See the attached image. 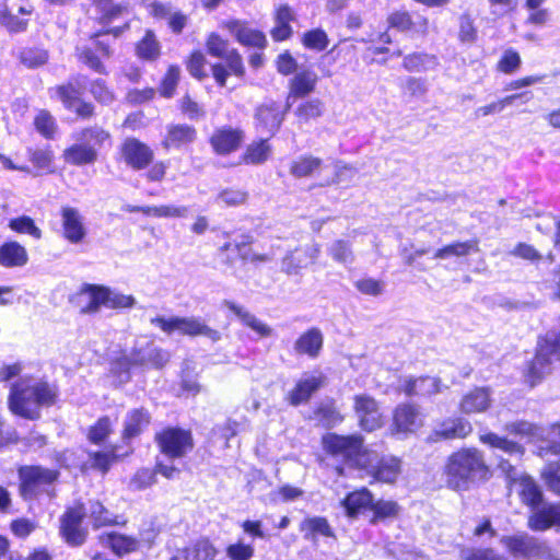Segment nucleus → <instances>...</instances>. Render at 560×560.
Here are the masks:
<instances>
[{
  "label": "nucleus",
  "instance_id": "nucleus-20",
  "mask_svg": "<svg viewBox=\"0 0 560 560\" xmlns=\"http://www.w3.org/2000/svg\"><path fill=\"white\" fill-rule=\"evenodd\" d=\"M75 302L82 314H95L105 306L104 287L96 284H84L77 294Z\"/></svg>",
  "mask_w": 560,
  "mask_h": 560
},
{
  "label": "nucleus",
  "instance_id": "nucleus-29",
  "mask_svg": "<svg viewBox=\"0 0 560 560\" xmlns=\"http://www.w3.org/2000/svg\"><path fill=\"white\" fill-rule=\"evenodd\" d=\"M323 347V334L318 328H311L301 335L294 343V351L316 358Z\"/></svg>",
  "mask_w": 560,
  "mask_h": 560
},
{
  "label": "nucleus",
  "instance_id": "nucleus-49",
  "mask_svg": "<svg viewBox=\"0 0 560 560\" xmlns=\"http://www.w3.org/2000/svg\"><path fill=\"white\" fill-rule=\"evenodd\" d=\"M540 475L546 487L560 495V460L548 462L542 467Z\"/></svg>",
  "mask_w": 560,
  "mask_h": 560
},
{
  "label": "nucleus",
  "instance_id": "nucleus-7",
  "mask_svg": "<svg viewBox=\"0 0 560 560\" xmlns=\"http://www.w3.org/2000/svg\"><path fill=\"white\" fill-rule=\"evenodd\" d=\"M150 323L153 326L159 327L165 334L171 335L174 331H179L183 335L188 336H205L212 342H217L221 339V332L213 329L196 317H178L173 316L165 318L163 316H156L151 318Z\"/></svg>",
  "mask_w": 560,
  "mask_h": 560
},
{
  "label": "nucleus",
  "instance_id": "nucleus-18",
  "mask_svg": "<svg viewBox=\"0 0 560 560\" xmlns=\"http://www.w3.org/2000/svg\"><path fill=\"white\" fill-rule=\"evenodd\" d=\"M61 222L63 236L72 244L81 243L85 235L86 229L83 223V217L77 208L62 207L61 208Z\"/></svg>",
  "mask_w": 560,
  "mask_h": 560
},
{
  "label": "nucleus",
  "instance_id": "nucleus-27",
  "mask_svg": "<svg viewBox=\"0 0 560 560\" xmlns=\"http://www.w3.org/2000/svg\"><path fill=\"white\" fill-rule=\"evenodd\" d=\"M100 541L103 546L110 548L117 556L136 551L139 546V541L136 538L115 532L101 535Z\"/></svg>",
  "mask_w": 560,
  "mask_h": 560
},
{
  "label": "nucleus",
  "instance_id": "nucleus-51",
  "mask_svg": "<svg viewBox=\"0 0 560 560\" xmlns=\"http://www.w3.org/2000/svg\"><path fill=\"white\" fill-rule=\"evenodd\" d=\"M552 526V505L535 511L528 518V527L536 532H542Z\"/></svg>",
  "mask_w": 560,
  "mask_h": 560
},
{
  "label": "nucleus",
  "instance_id": "nucleus-14",
  "mask_svg": "<svg viewBox=\"0 0 560 560\" xmlns=\"http://www.w3.org/2000/svg\"><path fill=\"white\" fill-rule=\"evenodd\" d=\"M320 253V246L312 243L287 254L281 262V270L287 275H296L302 268L314 264Z\"/></svg>",
  "mask_w": 560,
  "mask_h": 560
},
{
  "label": "nucleus",
  "instance_id": "nucleus-44",
  "mask_svg": "<svg viewBox=\"0 0 560 560\" xmlns=\"http://www.w3.org/2000/svg\"><path fill=\"white\" fill-rule=\"evenodd\" d=\"M270 153L271 148L267 143V139L260 140L258 142H253L247 147L243 155V161L246 164H262L269 159Z\"/></svg>",
  "mask_w": 560,
  "mask_h": 560
},
{
  "label": "nucleus",
  "instance_id": "nucleus-58",
  "mask_svg": "<svg viewBox=\"0 0 560 560\" xmlns=\"http://www.w3.org/2000/svg\"><path fill=\"white\" fill-rule=\"evenodd\" d=\"M34 125L36 130L47 139H51L57 130L55 118L46 110H40L37 114Z\"/></svg>",
  "mask_w": 560,
  "mask_h": 560
},
{
  "label": "nucleus",
  "instance_id": "nucleus-63",
  "mask_svg": "<svg viewBox=\"0 0 560 560\" xmlns=\"http://www.w3.org/2000/svg\"><path fill=\"white\" fill-rule=\"evenodd\" d=\"M303 44L307 48L322 51L328 46V37L323 30H313L304 34Z\"/></svg>",
  "mask_w": 560,
  "mask_h": 560
},
{
  "label": "nucleus",
  "instance_id": "nucleus-54",
  "mask_svg": "<svg viewBox=\"0 0 560 560\" xmlns=\"http://www.w3.org/2000/svg\"><path fill=\"white\" fill-rule=\"evenodd\" d=\"M435 63V58L427 54L413 52L404 58V68L411 72L427 70L430 65Z\"/></svg>",
  "mask_w": 560,
  "mask_h": 560
},
{
  "label": "nucleus",
  "instance_id": "nucleus-60",
  "mask_svg": "<svg viewBox=\"0 0 560 560\" xmlns=\"http://www.w3.org/2000/svg\"><path fill=\"white\" fill-rule=\"evenodd\" d=\"M208 52L217 58L223 59L233 49L226 39L215 33H211L206 43Z\"/></svg>",
  "mask_w": 560,
  "mask_h": 560
},
{
  "label": "nucleus",
  "instance_id": "nucleus-53",
  "mask_svg": "<svg viewBox=\"0 0 560 560\" xmlns=\"http://www.w3.org/2000/svg\"><path fill=\"white\" fill-rule=\"evenodd\" d=\"M105 306L109 308H130L136 304L132 295L122 294L104 287Z\"/></svg>",
  "mask_w": 560,
  "mask_h": 560
},
{
  "label": "nucleus",
  "instance_id": "nucleus-40",
  "mask_svg": "<svg viewBox=\"0 0 560 560\" xmlns=\"http://www.w3.org/2000/svg\"><path fill=\"white\" fill-rule=\"evenodd\" d=\"M372 502V493L368 489L363 488L361 490L348 494L342 503L347 511V514L351 517H354L362 509H365L368 506L371 508Z\"/></svg>",
  "mask_w": 560,
  "mask_h": 560
},
{
  "label": "nucleus",
  "instance_id": "nucleus-23",
  "mask_svg": "<svg viewBox=\"0 0 560 560\" xmlns=\"http://www.w3.org/2000/svg\"><path fill=\"white\" fill-rule=\"evenodd\" d=\"M490 405V390L486 387H477L462 398L459 409L465 415H471L486 411Z\"/></svg>",
  "mask_w": 560,
  "mask_h": 560
},
{
  "label": "nucleus",
  "instance_id": "nucleus-48",
  "mask_svg": "<svg viewBox=\"0 0 560 560\" xmlns=\"http://www.w3.org/2000/svg\"><path fill=\"white\" fill-rule=\"evenodd\" d=\"M92 3L96 7L98 12L101 13L100 21L101 23H109L127 11V5L125 4H114L113 0H91Z\"/></svg>",
  "mask_w": 560,
  "mask_h": 560
},
{
  "label": "nucleus",
  "instance_id": "nucleus-2",
  "mask_svg": "<svg viewBox=\"0 0 560 560\" xmlns=\"http://www.w3.org/2000/svg\"><path fill=\"white\" fill-rule=\"evenodd\" d=\"M57 400V390L43 380L24 376L11 385L8 398L10 410L25 419L36 420L40 409L52 406Z\"/></svg>",
  "mask_w": 560,
  "mask_h": 560
},
{
  "label": "nucleus",
  "instance_id": "nucleus-1",
  "mask_svg": "<svg viewBox=\"0 0 560 560\" xmlns=\"http://www.w3.org/2000/svg\"><path fill=\"white\" fill-rule=\"evenodd\" d=\"M489 472L483 453L475 447H465L447 457L443 476L447 488L467 491L475 485L486 481Z\"/></svg>",
  "mask_w": 560,
  "mask_h": 560
},
{
  "label": "nucleus",
  "instance_id": "nucleus-9",
  "mask_svg": "<svg viewBox=\"0 0 560 560\" xmlns=\"http://www.w3.org/2000/svg\"><path fill=\"white\" fill-rule=\"evenodd\" d=\"M85 516L86 511L83 503L67 508L61 515L59 530L69 546L80 547L85 542L89 535L88 528L82 525Z\"/></svg>",
  "mask_w": 560,
  "mask_h": 560
},
{
  "label": "nucleus",
  "instance_id": "nucleus-30",
  "mask_svg": "<svg viewBox=\"0 0 560 560\" xmlns=\"http://www.w3.org/2000/svg\"><path fill=\"white\" fill-rule=\"evenodd\" d=\"M223 304L226 308L233 312L245 326L256 331L260 337H269L272 335V328L270 326L259 320L254 314L249 313L244 307L228 300H225Z\"/></svg>",
  "mask_w": 560,
  "mask_h": 560
},
{
  "label": "nucleus",
  "instance_id": "nucleus-22",
  "mask_svg": "<svg viewBox=\"0 0 560 560\" xmlns=\"http://www.w3.org/2000/svg\"><path fill=\"white\" fill-rule=\"evenodd\" d=\"M197 138V130L186 124H173L166 127V135L162 141L164 149L180 148L192 143Z\"/></svg>",
  "mask_w": 560,
  "mask_h": 560
},
{
  "label": "nucleus",
  "instance_id": "nucleus-43",
  "mask_svg": "<svg viewBox=\"0 0 560 560\" xmlns=\"http://www.w3.org/2000/svg\"><path fill=\"white\" fill-rule=\"evenodd\" d=\"M137 55L144 60H155L160 56L161 47L153 31L148 30L144 37L138 43Z\"/></svg>",
  "mask_w": 560,
  "mask_h": 560
},
{
  "label": "nucleus",
  "instance_id": "nucleus-39",
  "mask_svg": "<svg viewBox=\"0 0 560 560\" xmlns=\"http://www.w3.org/2000/svg\"><path fill=\"white\" fill-rule=\"evenodd\" d=\"M301 532L304 533V538L306 540H316L317 535H322L325 537H332L334 533L328 522L324 517H311L305 518L300 525Z\"/></svg>",
  "mask_w": 560,
  "mask_h": 560
},
{
  "label": "nucleus",
  "instance_id": "nucleus-61",
  "mask_svg": "<svg viewBox=\"0 0 560 560\" xmlns=\"http://www.w3.org/2000/svg\"><path fill=\"white\" fill-rule=\"evenodd\" d=\"M462 560H508L504 556L495 553L492 549L464 548L460 550Z\"/></svg>",
  "mask_w": 560,
  "mask_h": 560
},
{
  "label": "nucleus",
  "instance_id": "nucleus-15",
  "mask_svg": "<svg viewBox=\"0 0 560 560\" xmlns=\"http://www.w3.org/2000/svg\"><path fill=\"white\" fill-rule=\"evenodd\" d=\"M472 431L469 421L463 418H448L435 425L427 438L428 442L436 443L456 439H465Z\"/></svg>",
  "mask_w": 560,
  "mask_h": 560
},
{
  "label": "nucleus",
  "instance_id": "nucleus-56",
  "mask_svg": "<svg viewBox=\"0 0 560 560\" xmlns=\"http://www.w3.org/2000/svg\"><path fill=\"white\" fill-rule=\"evenodd\" d=\"M132 359L133 355L130 351L129 353L122 354L115 362H113L112 372L118 376L119 382L127 383L130 380V369L137 368Z\"/></svg>",
  "mask_w": 560,
  "mask_h": 560
},
{
  "label": "nucleus",
  "instance_id": "nucleus-41",
  "mask_svg": "<svg viewBox=\"0 0 560 560\" xmlns=\"http://www.w3.org/2000/svg\"><path fill=\"white\" fill-rule=\"evenodd\" d=\"M480 441L492 448L501 450L510 455H523L524 453L523 446L520 445L518 443L508 440L506 438L500 436L492 432L480 435Z\"/></svg>",
  "mask_w": 560,
  "mask_h": 560
},
{
  "label": "nucleus",
  "instance_id": "nucleus-17",
  "mask_svg": "<svg viewBox=\"0 0 560 560\" xmlns=\"http://www.w3.org/2000/svg\"><path fill=\"white\" fill-rule=\"evenodd\" d=\"M318 81L317 74L308 69H304L294 74L289 81V93L285 101V109H290L293 102L303 98L315 91Z\"/></svg>",
  "mask_w": 560,
  "mask_h": 560
},
{
  "label": "nucleus",
  "instance_id": "nucleus-50",
  "mask_svg": "<svg viewBox=\"0 0 560 560\" xmlns=\"http://www.w3.org/2000/svg\"><path fill=\"white\" fill-rule=\"evenodd\" d=\"M142 213L156 218H185L188 213L186 206H147V209H142Z\"/></svg>",
  "mask_w": 560,
  "mask_h": 560
},
{
  "label": "nucleus",
  "instance_id": "nucleus-46",
  "mask_svg": "<svg viewBox=\"0 0 560 560\" xmlns=\"http://www.w3.org/2000/svg\"><path fill=\"white\" fill-rule=\"evenodd\" d=\"M471 250H478L477 241L457 242L438 249L434 258L446 259L451 256L462 257L468 255Z\"/></svg>",
  "mask_w": 560,
  "mask_h": 560
},
{
  "label": "nucleus",
  "instance_id": "nucleus-47",
  "mask_svg": "<svg viewBox=\"0 0 560 560\" xmlns=\"http://www.w3.org/2000/svg\"><path fill=\"white\" fill-rule=\"evenodd\" d=\"M109 139V132L100 126L84 128L75 136L77 141H82L94 145L96 150Z\"/></svg>",
  "mask_w": 560,
  "mask_h": 560
},
{
  "label": "nucleus",
  "instance_id": "nucleus-64",
  "mask_svg": "<svg viewBox=\"0 0 560 560\" xmlns=\"http://www.w3.org/2000/svg\"><path fill=\"white\" fill-rule=\"evenodd\" d=\"M28 159L33 165L40 171H46L52 162V153L49 150L28 149Z\"/></svg>",
  "mask_w": 560,
  "mask_h": 560
},
{
  "label": "nucleus",
  "instance_id": "nucleus-6",
  "mask_svg": "<svg viewBox=\"0 0 560 560\" xmlns=\"http://www.w3.org/2000/svg\"><path fill=\"white\" fill-rule=\"evenodd\" d=\"M501 544L515 558L526 560H560L546 541L528 534L502 536Z\"/></svg>",
  "mask_w": 560,
  "mask_h": 560
},
{
  "label": "nucleus",
  "instance_id": "nucleus-57",
  "mask_svg": "<svg viewBox=\"0 0 560 560\" xmlns=\"http://www.w3.org/2000/svg\"><path fill=\"white\" fill-rule=\"evenodd\" d=\"M248 192L240 188H225L220 191L217 197L218 201L223 202L228 207H237L247 201Z\"/></svg>",
  "mask_w": 560,
  "mask_h": 560
},
{
  "label": "nucleus",
  "instance_id": "nucleus-52",
  "mask_svg": "<svg viewBox=\"0 0 560 560\" xmlns=\"http://www.w3.org/2000/svg\"><path fill=\"white\" fill-rule=\"evenodd\" d=\"M56 94L62 102L63 106L68 109L74 108V106H77L81 101V91L73 82H68L67 84L57 86Z\"/></svg>",
  "mask_w": 560,
  "mask_h": 560
},
{
  "label": "nucleus",
  "instance_id": "nucleus-3",
  "mask_svg": "<svg viewBox=\"0 0 560 560\" xmlns=\"http://www.w3.org/2000/svg\"><path fill=\"white\" fill-rule=\"evenodd\" d=\"M322 443L328 454L342 458L351 467L359 468L360 465H366L369 452L364 450L363 438L360 434L328 433L323 436Z\"/></svg>",
  "mask_w": 560,
  "mask_h": 560
},
{
  "label": "nucleus",
  "instance_id": "nucleus-16",
  "mask_svg": "<svg viewBox=\"0 0 560 560\" xmlns=\"http://www.w3.org/2000/svg\"><path fill=\"white\" fill-rule=\"evenodd\" d=\"M131 352L133 355L132 361L136 363V366L142 369H163L171 359V354L167 350L152 342L143 347H135Z\"/></svg>",
  "mask_w": 560,
  "mask_h": 560
},
{
  "label": "nucleus",
  "instance_id": "nucleus-59",
  "mask_svg": "<svg viewBox=\"0 0 560 560\" xmlns=\"http://www.w3.org/2000/svg\"><path fill=\"white\" fill-rule=\"evenodd\" d=\"M20 59L27 68H37L48 61V52L39 48H26L21 51Z\"/></svg>",
  "mask_w": 560,
  "mask_h": 560
},
{
  "label": "nucleus",
  "instance_id": "nucleus-37",
  "mask_svg": "<svg viewBox=\"0 0 560 560\" xmlns=\"http://www.w3.org/2000/svg\"><path fill=\"white\" fill-rule=\"evenodd\" d=\"M515 483L518 485V493L525 504L536 508L541 503L542 492L534 479L523 476Z\"/></svg>",
  "mask_w": 560,
  "mask_h": 560
},
{
  "label": "nucleus",
  "instance_id": "nucleus-45",
  "mask_svg": "<svg viewBox=\"0 0 560 560\" xmlns=\"http://www.w3.org/2000/svg\"><path fill=\"white\" fill-rule=\"evenodd\" d=\"M328 255L338 264L350 265L354 261L351 244L345 240H336L327 247Z\"/></svg>",
  "mask_w": 560,
  "mask_h": 560
},
{
  "label": "nucleus",
  "instance_id": "nucleus-34",
  "mask_svg": "<svg viewBox=\"0 0 560 560\" xmlns=\"http://www.w3.org/2000/svg\"><path fill=\"white\" fill-rule=\"evenodd\" d=\"M150 413L144 408L130 410L125 419L124 439H131L139 435L150 423Z\"/></svg>",
  "mask_w": 560,
  "mask_h": 560
},
{
  "label": "nucleus",
  "instance_id": "nucleus-26",
  "mask_svg": "<svg viewBox=\"0 0 560 560\" xmlns=\"http://www.w3.org/2000/svg\"><path fill=\"white\" fill-rule=\"evenodd\" d=\"M323 378L320 376H307L301 378L295 387L288 394V400L292 406H299L307 401L311 396L320 388Z\"/></svg>",
  "mask_w": 560,
  "mask_h": 560
},
{
  "label": "nucleus",
  "instance_id": "nucleus-24",
  "mask_svg": "<svg viewBox=\"0 0 560 560\" xmlns=\"http://www.w3.org/2000/svg\"><path fill=\"white\" fill-rule=\"evenodd\" d=\"M62 156L65 162L72 165L82 166L95 163L97 161L98 153L94 145L78 141V143L67 148L63 151Z\"/></svg>",
  "mask_w": 560,
  "mask_h": 560
},
{
  "label": "nucleus",
  "instance_id": "nucleus-42",
  "mask_svg": "<svg viewBox=\"0 0 560 560\" xmlns=\"http://www.w3.org/2000/svg\"><path fill=\"white\" fill-rule=\"evenodd\" d=\"M299 122L307 124L324 114V103L319 98H311L301 103L294 112Z\"/></svg>",
  "mask_w": 560,
  "mask_h": 560
},
{
  "label": "nucleus",
  "instance_id": "nucleus-8",
  "mask_svg": "<svg viewBox=\"0 0 560 560\" xmlns=\"http://www.w3.org/2000/svg\"><path fill=\"white\" fill-rule=\"evenodd\" d=\"M154 440L160 452L170 459L187 456L195 446L191 431L177 427L164 428L155 434Z\"/></svg>",
  "mask_w": 560,
  "mask_h": 560
},
{
  "label": "nucleus",
  "instance_id": "nucleus-35",
  "mask_svg": "<svg viewBox=\"0 0 560 560\" xmlns=\"http://www.w3.org/2000/svg\"><path fill=\"white\" fill-rule=\"evenodd\" d=\"M322 166L323 161L319 158L304 154L291 162L290 174L295 178L310 177L316 174Z\"/></svg>",
  "mask_w": 560,
  "mask_h": 560
},
{
  "label": "nucleus",
  "instance_id": "nucleus-5",
  "mask_svg": "<svg viewBox=\"0 0 560 560\" xmlns=\"http://www.w3.org/2000/svg\"><path fill=\"white\" fill-rule=\"evenodd\" d=\"M20 492L25 499H35L42 493L54 497L52 485L59 472L42 466H22L19 468Z\"/></svg>",
  "mask_w": 560,
  "mask_h": 560
},
{
  "label": "nucleus",
  "instance_id": "nucleus-11",
  "mask_svg": "<svg viewBox=\"0 0 560 560\" xmlns=\"http://www.w3.org/2000/svg\"><path fill=\"white\" fill-rule=\"evenodd\" d=\"M359 468L365 469L375 480L392 483L400 471V463L395 457H378L376 453L369 452L366 465Z\"/></svg>",
  "mask_w": 560,
  "mask_h": 560
},
{
  "label": "nucleus",
  "instance_id": "nucleus-13",
  "mask_svg": "<svg viewBox=\"0 0 560 560\" xmlns=\"http://www.w3.org/2000/svg\"><path fill=\"white\" fill-rule=\"evenodd\" d=\"M120 153L126 165L135 171L145 168L154 158L153 151L136 138H127L121 144Z\"/></svg>",
  "mask_w": 560,
  "mask_h": 560
},
{
  "label": "nucleus",
  "instance_id": "nucleus-33",
  "mask_svg": "<svg viewBox=\"0 0 560 560\" xmlns=\"http://www.w3.org/2000/svg\"><path fill=\"white\" fill-rule=\"evenodd\" d=\"M441 390V382L436 377L422 376L405 382L404 392L408 396H431Z\"/></svg>",
  "mask_w": 560,
  "mask_h": 560
},
{
  "label": "nucleus",
  "instance_id": "nucleus-62",
  "mask_svg": "<svg viewBox=\"0 0 560 560\" xmlns=\"http://www.w3.org/2000/svg\"><path fill=\"white\" fill-rule=\"evenodd\" d=\"M9 226L19 232V233H27L35 238L42 237L40 230L35 225L34 220L30 217L23 215L10 221Z\"/></svg>",
  "mask_w": 560,
  "mask_h": 560
},
{
  "label": "nucleus",
  "instance_id": "nucleus-38",
  "mask_svg": "<svg viewBox=\"0 0 560 560\" xmlns=\"http://www.w3.org/2000/svg\"><path fill=\"white\" fill-rule=\"evenodd\" d=\"M180 553L183 560H214L218 550L208 539H200L191 547L180 550Z\"/></svg>",
  "mask_w": 560,
  "mask_h": 560
},
{
  "label": "nucleus",
  "instance_id": "nucleus-36",
  "mask_svg": "<svg viewBox=\"0 0 560 560\" xmlns=\"http://www.w3.org/2000/svg\"><path fill=\"white\" fill-rule=\"evenodd\" d=\"M86 515L90 517L93 528L98 529L103 526L118 524L117 516L106 509L100 501H89L85 508Z\"/></svg>",
  "mask_w": 560,
  "mask_h": 560
},
{
  "label": "nucleus",
  "instance_id": "nucleus-10",
  "mask_svg": "<svg viewBox=\"0 0 560 560\" xmlns=\"http://www.w3.org/2000/svg\"><path fill=\"white\" fill-rule=\"evenodd\" d=\"M353 409L362 430L373 432L383 425L380 405L372 396L366 394L355 395Z\"/></svg>",
  "mask_w": 560,
  "mask_h": 560
},
{
  "label": "nucleus",
  "instance_id": "nucleus-28",
  "mask_svg": "<svg viewBox=\"0 0 560 560\" xmlns=\"http://www.w3.org/2000/svg\"><path fill=\"white\" fill-rule=\"evenodd\" d=\"M311 419L315 421L317 425H320L325 429H331L341 423L343 417L335 406L334 401L326 400L318 404V406L314 409Z\"/></svg>",
  "mask_w": 560,
  "mask_h": 560
},
{
  "label": "nucleus",
  "instance_id": "nucleus-12",
  "mask_svg": "<svg viewBox=\"0 0 560 560\" xmlns=\"http://www.w3.org/2000/svg\"><path fill=\"white\" fill-rule=\"evenodd\" d=\"M288 110L285 108L282 110L276 102L258 106L254 116L256 129L272 137L282 125Z\"/></svg>",
  "mask_w": 560,
  "mask_h": 560
},
{
  "label": "nucleus",
  "instance_id": "nucleus-32",
  "mask_svg": "<svg viewBox=\"0 0 560 560\" xmlns=\"http://www.w3.org/2000/svg\"><path fill=\"white\" fill-rule=\"evenodd\" d=\"M27 260L25 247L18 242H8L0 247V265L5 268L23 267Z\"/></svg>",
  "mask_w": 560,
  "mask_h": 560
},
{
  "label": "nucleus",
  "instance_id": "nucleus-25",
  "mask_svg": "<svg viewBox=\"0 0 560 560\" xmlns=\"http://www.w3.org/2000/svg\"><path fill=\"white\" fill-rule=\"evenodd\" d=\"M243 140V135L238 130L222 128L211 136L210 143L219 154H228L235 151Z\"/></svg>",
  "mask_w": 560,
  "mask_h": 560
},
{
  "label": "nucleus",
  "instance_id": "nucleus-4",
  "mask_svg": "<svg viewBox=\"0 0 560 560\" xmlns=\"http://www.w3.org/2000/svg\"><path fill=\"white\" fill-rule=\"evenodd\" d=\"M560 361V334H547L539 341L535 358L529 362L525 378L533 387L549 374L552 364Z\"/></svg>",
  "mask_w": 560,
  "mask_h": 560
},
{
  "label": "nucleus",
  "instance_id": "nucleus-19",
  "mask_svg": "<svg viewBox=\"0 0 560 560\" xmlns=\"http://www.w3.org/2000/svg\"><path fill=\"white\" fill-rule=\"evenodd\" d=\"M223 26L242 45L264 48L267 43L266 36L261 32L248 27L245 22L233 20L225 22Z\"/></svg>",
  "mask_w": 560,
  "mask_h": 560
},
{
  "label": "nucleus",
  "instance_id": "nucleus-31",
  "mask_svg": "<svg viewBox=\"0 0 560 560\" xmlns=\"http://www.w3.org/2000/svg\"><path fill=\"white\" fill-rule=\"evenodd\" d=\"M223 304L226 308L233 312L245 326L256 331L260 337H269L272 335V328L270 326L259 320L254 314L249 313L244 307L228 300H225Z\"/></svg>",
  "mask_w": 560,
  "mask_h": 560
},
{
  "label": "nucleus",
  "instance_id": "nucleus-55",
  "mask_svg": "<svg viewBox=\"0 0 560 560\" xmlns=\"http://www.w3.org/2000/svg\"><path fill=\"white\" fill-rule=\"evenodd\" d=\"M371 510L374 512L371 523L375 524L380 520L397 516L399 505L395 501L380 500L375 503L372 502Z\"/></svg>",
  "mask_w": 560,
  "mask_h": 560
},
{
  "label": "nucleus",
  "instance_id": "nucleus-21",
  "mask_svg": "<svg viewBox=\"0 0 560 560\" xmlns=\"http://www.w3.org/2000/svg\"><path fill=\"white\" fill-rule=\"evenodd\" d=\"M422 427L418 408L412 405H399L394 413V428L399 433H412Z\"/></svg>",
  "mask_w": 560,
  "mask_h": 560
}]
</instances>
